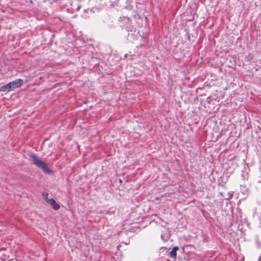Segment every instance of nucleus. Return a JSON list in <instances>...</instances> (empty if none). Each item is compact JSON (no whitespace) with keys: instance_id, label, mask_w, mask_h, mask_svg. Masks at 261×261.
<instances>
[{"instance_id":"nucleus-1","label":"nucleus","mask_w":261,"mask_h":261,"mask_svg":"<svg viewBox=\"0 0 261 261\" xmlns=\"http://www.w3.org/2000/svg\"><path fill=\"white\" fill-rule=\"evenodd\" d=\"M39 168L41 169L45 173L51 174L53 171L51 169L49 168L48 164H37Z\"/></svg>"},{"instance_id":"nucleus-2","label":"nucleus","mask_w":261,"mask_h":261,"mask_svg":"<svg viewBox=\"0 0 261 261\" xmlns=\"http://www.w3.org/2000/svg\"><path fill=\"white\" fill-rule=\"evenodd\" d=\"M11 89L13 90L15 88L20 87L23 84V80L22 79H18L15 81L9 83Z\"/></svg>"},{"instance_id":"nucleus-3","label":"nucleus","mask_w":261,"mask_h":261,"mask_svg":"<svg viewBox=\"0 0 261 261\" xmlns=\"http://www.w3.org/2000/svg\"><path fill=\"white\" fill-rule=\"evenodd\" d=\"M52 208L55 210H58L60 208V205L56 202L54 199H50L47 202Z\"/></svg>"},{"instance_id":"nucleus-4","label":"nucleus","mask_w":261,"mask_h":261,"mask_svg":"<svg viewBox=\"0 0 261 261\" xmlns=\"http://www.w3.org/2000/svg\"><path fill=\"white\" fill-rule=\"evenodd\" d=\"M11 86L9 83L3 85L0 87V91L2 92H9L10 91H12Z\"/></svg>"},{"instance_id":"nucleus-5","label":"nucleus","mask_w":261,"mask_h":261,"mask_svg":"<svg viewBox=\"0 0 261 261\" xmlns=\"http://www.w3.org/2000/svg\"><path fill=\"white\" fill-rule=\"evenodd\" d=\"M178 250V247H174L173 248L172 251L170 252V256L174 258V259H175L176 257V252Z\"/></svg>"},{"instance_id":"nucleus-6","label":"nucleus","mask_w":261,"mask_h":261,"mask_svg":"<svg viewBox=\"0 0 261 261\" xmlns=\"http://www.w3.org/2000/svg\"><path fill=\"white\" fill-rule=\"evenodd\" d=\"M30 158L32 159V161L34 162V163H44L43 162L39 160L37 156L35 154H32Z\"/></svg>"},{"instance_id":"nucleus-7","label":"nucleus","mask_w":261,"mask_h":261,"mask_svg":"<svg viewBox=\"0 0 261 261\" xmlns=\"http://www.w3.org/2000/svg\"><path fill=\"white\" fill-rule=\"evenodd\" d=\"M48 193L46 192H44L42 193V196L43 199L46 201V202L47 203L48 201L50 199H48L47 198Z\"/></svg>"},{"instance_id":"nucleus-8","label":"nucleus","mask_w":261,"mask_h":261,"mask_svg":"<svg viewBox=\"0 0 261 261\" xmlns=\"http://www.w3.org/2000/svg\"><path fill=\"white\" fill-rule=\"evenodd\" d=\"M119 182H122V180H121V179H120V180H119Z\"/></svg>"}]
</instances>
